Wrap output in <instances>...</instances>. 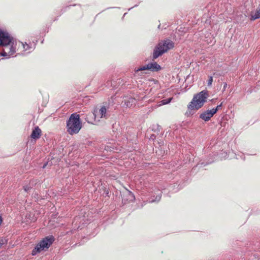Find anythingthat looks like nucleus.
I'll return each mask as SVG.
<instances>
[{
	"mask_svg": "<svg viewBox=\"0 0 260 260\" xmlns=\"http://www.w3.org/2000/svg\"><path fill=\"white\" fill-rule=\"evenodd\" d=\"M30 187L28 186H25L24 187V189L25 191H28L30 189Z\"/></svg>",
	"mask_w": 260,
	"mask_h": 260,
	"instance_id": "obj_17",
	"label": "nucleus"
},
{
	"mask_svg": "<svg viewBox=\"0 0 260 260\" xmlns=\"http://www.w3.org/2000/svg\"><path fill=\"white\" fill-rule=\"evenodd\" d=\"M95 120L97 119L100 121V118H107V109L105 106L102 107L99 110L95 109L93 112Z\"/></svg>",
	"mask_w": 260,
	"mask_h": 260,
	"instance_id": "obj_6",
	"label": "nucleus"
},
{
	"mask_svg": "<svg viewBox=\"0 0 260 260\" xmlns=\"http://www.w3.org/2000/svg\"><path fill=\"white\" fill-rule=\"evenodd\" d=\"M260 18L259 12L258 10H256L255 12H251L250 14V19L251 21L255 20L256 19Z\"/></svg>",
	"mask_w": 260,
	"mask_h": 260,
	"instance_id": "obj_10",
	"label": "nucleus"
},
{
	"mask_svg": "<svg viewBox=\"0 0 260 260\" xmlns=\"http://www.w3.org/2000/svg\"><path fill=\"white\" fill-rule=\"evenodd\" d=\"M222 106V103H221L220 105H218L215 108H213L212 109H216V113L217 112L218 110H219Z\"/></svg>",
	"mask_w": 260,
	"mask_h": 260,
	"instance_id": "obj_15",
	"label": "nucleus"
},
{
	"mask_svg": "<svg viewBox=\"0 0 260 260\" xmlns=\"http://www.w3.org/2000/svg\"><path fill=\"white\" fill-rule=\"evenodd\" d=\"M14 45L13 38L10 37V35L0 29V46L4 47L0 54L7 58L11 57L16 52V49Z\"/></svg>",
	"mask_w": 260,
	"mask_h": 260,
	"instance_id": "obj_1",
	"label": "nucleus"
},
{
	"mask_svg": "<svg viewBox=\"0 0 260 260\" xmlns=\"http://www.w3.org/2000/svg\"><path fill=\"white\" fill-rule=\"evenodd\" d=\"M161 69V67L156 62L148 63L146 66H143L135 70L136 72L149 70L152 72H157Z\"/></svg>",
	"mask_w": 260,
	"mask_h": 260,
	"instance_id": "obj_5",
	"label": "nucleus"
},
{
	"mask_svg": "<svg viewBox=\"0 0 260 260\" xmlns=\"http://www.w3.org/2000/svg\"><path fill=\"white\" fill-rule=\"evenodd\" d=\"M164 105H165L164 104H162V101L161 100V101H160L158 103V104L157 106H160Z\"/></svg>",
	"mask_w": 260,
	"mask_h": 260,
	"instance_id": "obj_20",
	"label": "nucleus"
},
{
	"mask_svg": "<svg viewBox=\"0 0 260 260\" xmlns=\"http://www.w3.org/2000/svg\"><path fill=\"white\" fill-rule=\"evenodd\" d=\"M174 47V43L169 40L160 42L155 47L153 53V58L156 59L168 50Z\"/></svg>",
	"mask_w": 260,
	"mask_h": 260,
	"instance_id": "obj_4",
	"label": "nucleus"
},
{
	"mask_svg": "<svg viewBox=\"0 0 260 260\" xmlns=\"http://www.w3.org/2000/svg\"><path fill=\"white\" fill-rule=\"evenodd\" d=\"M161 198V195H158L156 197L155 201H159Z\"/></svg>",
	"mask_w": 260,
	"mask_h": 260,
	"instance_id": "obj_18",
	"label": "nucleus"
},
{
	"mask_svg": "<svg viewBox=\"0 0 260 260\" xmlns=\"http://www.w3.org/2000/svg\"><path fill=\"white\" fill-rule=\"evenodd\" d=\"M259 12V14H260V9L259 10H258Z\"/></svg>",
	"mask_w": 260,
	"mask_h": 260,
	"instance_id": "obj_24",
	"label": "nucleus"
},
{
	"mask_svg": "<svg viewBox=\"0 0 260 260\" xmlns=\"http://www.w3.org/2000/svg\"><path fill=\"white\" fill-rule=\"evenodd\" d=\"M213 82V78L212 76H210L208 81V86H211L212 85Z\"/></svg>",
	"mask_w": 260,
	"mask_h": 260,
	"instance_id": "obj_14",
	"label": "nucleus"
},
{
	"mask_svg": "<svg viewBox=\"0 0 260 260\" xmlns=\"http://www.w3.org/2000/svg\"><path fill=\"white\" fill-rule=\"evenodd\" d=\"M209 96L208 91L204 90L193 96L191 101L187 106L189 110H198L202 108Z\"/></svg>",
	"mask_w": 260,
	"mask_h": 260,
	"instance_id": "obj_2",
	"label": "nucleus"
},
{
	"mask_svg": "<svg viewBox=\"0 0 260 260\" xmlns=\"http://www.w3.org/2000/svg\"><path fill=\"white\" fill-rule=\"evenodd\" d=\"M226 87H227V83L225 82V83H224V85H223V91L226 89Z\"/></svg>",
	"mask_w": 260,
	"mask_h": 260,
	"instance_id": "obj_19",
	"label": "nucleus"
},
{
	"mask_svg": "<svg viewBox=\"0 0 260 260\" xmlns=\"http://www.w3.org/2000/svg\"><path fill=\"white\" fill-rule=\"evenodd\" d=\"M41 251H42L41 250V249L38 247V246L37 245L35 248L32 250V252H31V254L32 255H36L38 253L41 252Z\"/></svg>",
	"mask_w": 260,
	"mask_h": 260,
	"instance_id": "obj_12",
	"label": "nucleus"
},
{
	"mask_svg": "<svg viewBox=\"0 0 260 260\" xmlns=\"http://www.w3.org/2000/svg\"><path fill=\"white\" fill-rule=\"evenodd\" d=\"M82 127L80 116L77 113L72 114L67 122V132L70 135L79 133Z\"/></svg>",
	"mask_w": 260,
	"mask_h": 260,
	"instance_id": "obj_3",
	"label": "nucleus"
},
{
	"mask_svg": "<svg viewBox=\"0 0 260 260\" xmlns=\"http://www.w3.org/2000/svg\"><path fill=\"white\" fill-rule=\"evenodd\" d=\"M2 245V243L0 242V247Z\"/></svg>",
	"mask_w": 260,
	"mask_h": 260,
	"instance_id": "obj_22",
	"label": "nucleus"
},
{
	"mask_svg": "<svg viewBox=\"0 0 260 260\" xmlns=\"http://www.w3.org/2000/svg\"><path fill=\"white\" fill-rule=\"evenodd\" d=\"M136 102V100L135 99L131 98L129 99L127 101H125V104L126 107H131L133 106V104H135Z\"/></svg>",
	"mask_w": 260,
	"mask_h": 260,
	"instance_id": "obj_11",
	"label": "nucleus"
},
{
	"mask_svg": "<svg viewBox=\"0 0 260 260\" xmlns=\"http://www.w3.org/2000/svg\"><path fill=\"white\" fill-rule=\"evenodd\" d=\"M46 166V164H45V165H44L43 166V168H44L45 167V166Z\"/></svg>",
	"mask_w": 260,
	"mask_h": 260,
	"instance_id": "obj_21",
	"label": "nucleus"
},
{
	"mask_svg": "<svg viewBox=\"0 0 260 260\" xmlns=\"http://www.w3.org/2000/svg\"><path fill=\"white\" fill-rule=\"evenodd\" d=\"M172 100V98H169V99H167L163 100H162V104H164L165 105L168 104H169V103H170L171 102Z\"/></svg>",
	"mask_w": 260,
	"mask_h": 260,
	"instance_id": "obj_13",
	"label": "nucleus"
},
{
	"mask_svg": "<svg viewBox=\"0 0 260 260\" xmlns=\"http://www.w3.org/2000/svg\"><path fill=\"white\" fill-rule=\"evenodd\" d=\"M22 45H23V48L25 50H27L29 49V46L28 44H22Z\"/></svg>",
	"mask_w": 260,
	"mask_h": 260,
	"instance_id": "obj_16",
	"label": "nucleus"
},
{
	"mask_svg": "<svg viewBox=\"0 0 260 260\" xmlns=\"http://www.w3.org/2000/svg\"><path fill=\"white\" fill-rule=\"evenodd\" d=\"M1 221H2V218H1V217H0V222H1Z\"/></svg>",
	"mask_w": 260,
	"mask_h": 260,
	"instance_id": "obj_23",
	"label": "nucleus"
},
{
	"mask_svg": "<svg viewBox=\"0 0 260 260\" xmlns=\"http://www.w3.org/2000/svg\"><path fill=\"white\" fill-rule=\"evenodd\" d=\"M41 135V130L39 128L38 126H37L33 129L31 134V138L34 139H39Z\"/></svg>",
	"mask_w": 260,
	"mask_h": 260,
	"instance_id": "obj_9",
	"label": "nucleus"
},
{
	"mask_svg": "<svg viewBox=\"0 0 260 260\" xmlns=\"http://www.w3.org/2000/svg\"><path fill=\"white\" fill-rule=\"evenodd\" d=\"M216 109L208 110L202 112L200 118L205 121H208L216 113Z\"/></svg>",
	"mask_w": 260,
	"mask_h": 260,
	"instance_id": "obj_8",
	"label": "nucleus"
},
{
	"mask_svg": "<svg viewBox=\"0 0 260 260\" xmlns=\"http://www.w3.org/2000/svg\"><path fill=\"white\" fill-rule=\"evenodd\" d=\"M54 241V238L52 237H47L44 238L41 241L40 243L37 245L41 250H44L45 248H48L51 245Z\"/></svg>",
	"mask_w": 260,
	"mask_h": 260,
	"instance_id": "obj_7",
	"label": "nucleus"
}]
</instances>
